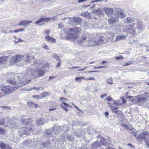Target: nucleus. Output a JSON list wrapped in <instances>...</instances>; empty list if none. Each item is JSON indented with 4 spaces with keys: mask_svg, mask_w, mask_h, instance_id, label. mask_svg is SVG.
<instances>
[{
    "mask_svg": "<svg viewBox=\"0 0 149 149\" xmlns=\"http://www.w3.org/2000/svg\"><path fill=\"white\" fill-rule=\"evenodd\" d=\"M107 82L110 85H112L113 84V81L111 78H109L107 79Z\"/></svg>",
    "mask_w": 149,
    "mask_h": 149,
    "instance_id": "2f4dec72",
    "label": "nucleus"
},
{
    "mask_svg": "<svg viewBox=\"0 0 149 149\" xmlns=\"http://www.w3.org/2000/svg\"><path fill=\"white\" fill-rule=\"evenodd\" d=\"M118 19H115L114 17H111L109 18L108 19V23L109 24L111 25L112 24H114L117 21H118Z\"/></svg>",
    "mask_w": 149,
    "mask_h": 149,
    "instance_id": "a211bd4d",
    "label": "nucleus"
},
{
    "mask_svg": "<svg viewBox=\"0 0 149 149\" xmlns=\"http://www.w3.org/2000/svg\"><path fill=\"white\" fill-rule=\"evenodd\" d=\"M81 19L80 17H74L70 19L69 23L71 25H79L81 22Z\"/></svg>",
    "mask_w": 149,
    "mask_h": 149,
    "instance_id": "6e6552de",
    "label": "nucleus"
},
{
    "mask_svg": "<svg viewBox=\"0 0 149 149\" xmlns=\"http://www.w3.org/2000/svg\"><path fill=\"white\" fill-rule=\"evenodd\" d=\"M45 39L46 40L49 42L55 43L56 41L55 39L48 35L45 37Z\"/></svg>",
    "mask_w": 149,
    "mask_h": 149,
    "instance_id": "dca6fc26",
    "label": "nucleus"
},
{
    "mask_svg": "<svg viewBox=\"0 0 149 149\" xmlns=\"http://www.w3.org/2000/svg\"><path fill=\"white\" fill-rule=\"evenodd\" d=\"M8 57L3 56L0 57V64H3L5 63L7 61Z\"/></svg>",
    "mask_w": 149,
    "mask_h": 149,
    "instance_id": "412c9836",
    "label": "nucleus"
},
{
    "mask_svg": "<svg viewBox=\"0 0 149 149\" xmlns=\"http://www.w3.org/2000/svg\"><path fill=\"white\" fill-rule=\"evenodd\" d=\"M37 65L38 66L39 65V64L38 63L37 61L36 62H35L33 65H32L33 66L35 65V66H37Z\"/></svg>",
    "mask_w": 149,
    "mask_h": 149,
    "instance_id": "680f3d73",
    "label": "nucleus"
},
{
    "mask_svg": "<svg viewBox=\"0 0 149 149\" xmlns=\"http://www.w3.org/2000/svg\"><path fill=\"white\" fill-rule=\"evenodd\" d=\"M104 66H99V67H94V69H100L102 68H104Z\"/></svg>",
    "mask_w": 149,
    "mask_h": 149,
    "instance_id": "5fc2aeb1",
    "label": "nucleus"
},
{
    "mask_svg": "<svg viewBox=\"0 0 149 149\" xmlns=\"http://www.w3.org/2000/svg\"><path fill=\"white\" fill-rule=\"evenodd\" d=\"M134 63V61H128V62H127L125 63H124V64L123 65V66H127L128 65H130Z\"/></svg>",
    "mask_w": 149,
    "mask_h": 149,
    "instance_id": "7c9ffc66",
    "label": "nucleus"
},
{
    "mask_svg": "<svg viewBox=\"0 0 149 149\" xmlns=\"http://www.w3.org/2000/svg\"><path fill=\"white\" fill-rule=\"evenodd\" d=\"M136 20H135V19L131 17H127L124 18L123 21V23L124 24H129L132 23L133 22H136Z\"/></svg>",
    "mask_w": 149,
    "mask_h": 149,
    "instance_id": "9d476101",
    "label": "nucleus"
},
{
    "mask_svg": "<svg viewBox=\"0 0 149 149\" xmlns=\"http://www.w3.org/2000/svg\"><path fill=\"white\" fill-rule=\"evenodd\" d=\"M49 95L50 93L49 92H47L43 93L42 94L41 96L40 97H39L38 95H33V97L35 98H42L46 97L47 96Z\"/></svg>",
    "mask_w": 149,
    "mask_h": 149,
    "instance_id": "4468645a",
    "label": "nucleus"
},
{
    "mask_svg": "<svg viewBox=\"0 0 149 149\" xmlns=\"http://www.w3.org/2000/svg\"><path fill=\"white\" fill-rule=\"evenodd\" d=\"M31 81V79L28 80H26V81H24V82H22V84H23L24 85H26L28 83H29Z\"/></svg>",
    "mask_w": 149,
    "mask_h": 149,
    "instance_id": "79ce46f5",
    "label": "nucleus"
},
{
    "mask_svg": "<svg viewBox=\"0 0 149 149\" xmlns=\"http://www.w3.org/2000/svg\"><path fill=\"white\" fill-rule=\"evenodd\" d=\"M33 125H31V127L29 128L26 127H22L19 130V135L21 136L24 134L28 135L30 133V132L33 130Z\"/></svg>",
    "mask_w": 149,
    "mask_h": 149,
    "instance_id": "423d86ee",
    "label": "nucleus"
},
{
    "mask_svg": "<svg viewBox=\"0 0 149 149\" xmlns=\"http://www.w3.org/2000/svg\"><path fill=\"white\" fill-rule=\"evenodd\" d=\"M56 126H54L52 127L53 130L55 131L56 130Z\"/></svg>",
    "mask_w": 149,
    "mask_h": 149,
    "instance_id": "338daca9",
    "label": "nucleus"
},
{
    "mask_svg": "<svg viewBox=\"0 0 149 149\" xmlns=\"http://www.w3.org/2000/svg\"><path fill=\"white\" fill-rule=\"evenodd\" d=\"M56 110V108H51V109H49V111H53V110Z\"/></svg>",
    "mask_w": 149,
    "mask_h": 149,
    "instance_id": "69168bd1",
    "label": "nucleus"
},
{
    "mask_svg": "<svg viewBox=\"0 0 149 149\" xmlns=\"http://www.w3.org/2000/svg\"><path fill=\"white\" fill-rule=\"evenodd\" d=\"M22 124L23 125H25L26 127L28 128L31 127V126L33 125H32V120L31 119H28L26 117L22 118L21 119Z\"/></svg>",
    "mask_w": 149,
    "mask_h": 149,
    "instance_id": "0eeeda50",
    "label": "nucleus"
},
{
    "mask_svg": "<svg viewBox=\"0 0 149 149\" xmlns=\"http://www.w3.org/2000/svg\"><path fill=\"white\" fill-rule=\"evenodd\" d=\"M86 0H79L77 1V2L78 3H80L86 1Z\"/></svg>",
    "mask_w": 149,
    "mask_h": 149,
    "instance_id": "052dcab7",
    "label": "nucleus"
},
{
    "mask_svg": "<svg viewBox=\"0 0 149 149\" xmlns=\"http://www.w3.org/2000/svg\"><path fill=\"white\" fill-rule=\"evenodd\" d=\"M106 99L109 101H111L112 100V98L110 97H108Z\"/></svg>",
    "mask_w": 149,
    "mask_h": 149,
    "instance_id": "4d7b16f0",
    "label": "nucleus"
},
{
    "mask_svg": "<svg viewBox=\"0 0 149 149\" xmlns=\"http://www.w3.org/2000/svg\"><path fill=\"white\" fill-rule=\"evenodd\" d=\"M43 48H44L45 49L48 50L49 49V47L47 45L45 44H43Z\"/></svg>",
    "mask_w": 149,
    "mask_h": 149,
    "instance_id": "37998d69",
    "label": "nucleus"
},
{
    "mask_svg": "<svg viewBox=\"0 0 149 149\" xmlns=\"http://www.w3.org/2000/svg\"><path fill=\"white\" fill-rule=\"evenodd\" d=\"M109 114L108 112L107 111L105 112L104 113V115L105 116H106V117H108Z\"/></svg>",
    "mask_w": 149,
    "mask_h": 149,
    "instance_id": "e2e57ef3",
    "label": "nucleus"
},
{
    "mask_svg": "<svg viewBox=\"0 0 149 149\" xmlns=\"http://www.w3.org/2000/svg\"><path fill=\"white\" fill-rule=\"evenodd\" d=\"M99 143L98 142H95L93 144L92 146L94 148L97 147L99 146Z\"/></svg>",
    "mask_w": 149,
    "mask_h": 149,
    "instance_id": "c9c22d12",
    "label": "nucleus"
},
{
    "mask_svg": "<svg viewBox=\"0 0 149 149\" xmlns=\"http://www.w3.org/2000/svg\"><path fill=\"white\" fill-rule=\"evenodd\" d=\"M50 19V18L48 17L42 18L36 22V24L40 23L44 21H47Z\"/></svg>",
    "mask_w": 149,
    "mask_h": 149,
    "instance_id": "f3484780",
    "label": "nucleus"
},
{
    "mask_svg": "<svg viewBox=\"0 0 149 149\" xmlns=\"http://www.w3.org/2000/svg\"><path fill=\"white\" fill-rule=\"evenodd\" d=\"M67 139L70 141H72L74 140V138L72 134H68L67 136Z\"/></svg>",
    "mask_w": 149,
    "mask_h": 149,
    "instance_id": "a878e982",
    "label": "nucleus"
},
{
    "mask_svg": "<svg viewBox=\"0 0 149 149\" xmlns=\"http://www.w3.org/2000/svg\"><path fill=\"white\" fill-rule=\"evenodd\" d=\"M61 107L65 110V112H66L68 111V110L67 108H66V107H65L64 106H63L62 105H61Z\"/></svg>",
    "mask_w": 149,
    "mask_h": 149,
    "instance_id": "3c124183",
    "label": "nucleus"
},
{
    "mask_svg": "<svg viewBox=\"0 0 149 149\" xmlns=\"http://www.w3.org/2000/svg\"><path fill=\"white\" fill-rule=\"evenodd\" d=\"M16 84V82L15 81H12L10 79V93H12L13 91L16 90L17 88L15 86H12V85H15Z\"/></svg>",
    "mask_w": 149,
    "mask_h": 149,
    "instance_id": "f8f14e48",
    "label": "nucleus"
},
{
    "mask_svg": "<svg viewBox=\"0 0 149 149\" xmlns=\"http://www.w3.org/2000/svg\"><path fill=\"white\" fill-rule=\"evenodd\" d=\"M65 24L64 22L60 23L58 25V27L60 28H62L64 26V25Z\"/></svg>",
    "mask_w": 149,
    "mask_h": 149,
    "instance_id": "58836bf2",
    "label": "nucleus"
},
{
    "mask_svg": "<svg viewBox=\"0 0 149 149\" xmlns=\"http://www.w3.org/2000/svg\"><path fill=\"white\" fill-rule=\"evenodd\" d=\"M149 137V134L147 131H143L140 132L138 136L139 139L144 140L148 139Z\"/></svg>",
    "mask_w": 149,
    "mask_h": 149,
    "instance_id": "1a4fd4ad",
    "label": "nucleus"
},
{
    "mask_svg": "<svg viewBox=\"0 0 149 149\" xmlns=\"http://www.w3.org/2000/svg\"><path fill=\"white\" fill-rule=\"evenodd\" d=\"M5 131L4 130L0 128V134H3L5 133Z\"/></svg>",
    "mask_w": 149,
    "mask_h": 149,
    "instance_id": "c03bdc74",
    "label": "nucleus"
},
{
    "mask_svg": "<svg viewBox=\"0 0 149 149\" xmlns=\"http://www.w3.org/2000/svg\"><path fill=\"white\" fill-rule=\"evenodd\" d=\"M40 88H31V89H30V90H29V91H30V90H33V89H35L36 90L38 91L40 90Z\"/></svg>",
    "mask_w": 149,
    "mask_h": 149,
    "instance_id": "6e6d98bb",
    "label": "nucleus"
},
{
    "mask_svg": "<svg viewBox=\"0 0 149 149\" xmlns=\"http://www.w3.org/2000/svg\"><path fill=\"white\" fill-rule=\"evenodd\" d=\"M28 104L29 105H31L32 107L34 106L36 108H37L38 107V105L37 104H35L34 103H33V102H29L28 103Z\"/></svg>",
    "mask_w": 149,
    "mask_h": 149,
    "instance_id": "473e14b6",
    "label": "nucleus"
},
{
    "mask_svg": "<svg viewBox=\"0 0 149 149\" xmlns=\"http://www.w3.org/2000/svg\"><path fill=\"white\" fill-rule=\"evenodd\" d=\"M128 126H129L127 125H125V124L123 125V127H124V128L126 130H128Z\"/></svg>",
    "mask_w": 149,
    "mask_h": 149,
    "instance_id": "8fccbe9b",
    "label": "nucleus"
},
{
    "mask_svg": "<svg viewBox=\"0 0 149 149\" xmlns=\"http://www.w3.org/2000/svg\"><path fill=\"white\" fill-rule=\"evenodd\" d=\"M133 129V128L132 127H130V126H128V130H127L128 131V130H130V131H132Z\"/></svg>",
    "mask_w": 149,
    "mask_h": 149,
    "instance_id": "bf43d9fd",
    "label": "nucleus"
},
{
    "mask_svg": "<svg viewBox=\"0 0 149 149\" xmlns=\"http://www.w3.org/2000/svg\"><path fill=\"white\" fill-rule=\"evenodd\" d=\"M49 30H46L45 31V35H48L49 34Z\"/></svg>",
    "mask_w": 149,
    "mask_h": 149,
    "instance_id": "13d9d810",
    "label": "nucleus"
},
{
    "mask_svg": "<svg viewBox=\"0 0 149 149\" xmlns=\"http://www.w3.org/2000/svg\"><path fill=\"white\" fill-rule=\"evenodd\" d=\"M105 13L109 16H111L114 13V11L113 8H105Z\"/></svg>",
    "mask_w": 149,
    "mask_h": 149,
    "instance_id": "ddd939ff",
    "label": "nucleus"
},
{
    "mask_svg": "<svg viewBox=\"0 0 149 149\" xmlns=\"http://www.w3.org/2000/svg\"><path fill=\"white\" fill-rule=\"evenodd\" d=\"M23 31V29H20L14 31V32L15 33H17L19 31Z\"/></svg>",
    "mask_w": 149,
    "mask_h": 149,
    "instance_id": "603ef678",
    "label": "nucleus"
},
{
    "mask_svg": "<svg viewBox=\"0 0 149 149\" xmlns=\"http://www.w3.org/2000/svg\"><path fill=\"white\" fill-rule=\"evenodd\" d=\"M55 77V76H49V79H53Z\"/></svg>",
    "mask_w": 149,
    "mask_h": 149,
    "instance_id": "774afa93",
    "label": "nucleus"
},
{
    "mask_svg": "<svg viewBox=\"0 0 149 149\" xmlns=\"http://www.w3.org/2000/svg\"><path fill=\"white\" fill-rule=\"evenodd\" d=\"M115 58L117 60H119L120 59H124V58L122 56H116L115 57Z\"/></svg>",
    "mask_w": 149,
    "mask_h": 149,
    "instance_id": "a19ab883",
    "label": "nucleus"
},
{
    "mask_svg": "<svg viewBox=\"0 0 149 149\" xmlns=\"http://www.w3.org/2000/svg\"><path fill=\"white\" fill-rule=\"evenodd\" d=\"M0 148L1 149H7V147L4 143H0Z\"/></svg>",
    "mask_w": 149,
    "mask_h": 149,
    "instance_id": "cd10ccee",
    "label": "nucleus"
},
{
    "mask_svg": "<svg viewBox=\"0 0 149 149\" xmlns=\"http://www.w3.org/2000/svg\"><path fill=\"white\" fill-rule=\"evenodd\" d=\"M108 35H109L111 37H113L115 36V34L114 33L110 32H108Z\"/></svg>",
    "mask_w": 149,
    "mask_h": 149,
    "instance_id": "e433bc0d",
    "label": "nucleus"
},
{
    "mask_svg": "<svg viewBox=\"0 0 149 149\" xmlns=\"http://www.w3.org/2000/svg\"><path fill=\"white\" fill-rule=\"evenodd\" d=\"M115 16L118 18H122L126 16V15L124 12L121 10H119L115 13Z\"/></svg>",
    "mask_w": 149,
    "mask_h": 149,
    "instance_id": "9b49d317",
    "label": "nucleus"
},
{
    "mask_svg": "<svg viewBox=\"0 0 149 149\" xmlns=\"http://www.w3.org/2000/svg\"><path fill=\"white\" fill-rule=\"evenodd\" d=\"M32 21H27L26 20H24L22 21H21L19 22V24H18L19 26L20 25H24V26H26V25L27 24H29V23H30L32 22Z\"/></svg>",
    "mask_w": 149,
    "mask_h": 149,
    "instance_id": "aec40b11",
    "label": "nucleus"
},
{
    "mask_svg": "<svg viewBox=\"0 0 149 149\" xmlns=\"http://www.w3.org/2000/svg\"><path fill=\"white\" fill-rule=\"evenodd\" d=\"M127 145H128V146H130L131 147V148H132V149H135V147L134 146H133L131 143H128L127 144Z\"/></svg>",
    "mask_w": 149,
    "mask_h": 149,
    "instance_id": "09e8293b",
    "label": "nucleus"
},
{
    "mask_svg": "<svg viewBox=\"0 0 149 149\" xmlns=\"http://www.w3.org/2000/svg\"><path fill=\"white\" fill-rule=\"evenodd\" d=\"M53 56L54 58L56 59L58 61L61 60L60 59V58L58 56L56 55L54 56Z\"/></svg>",
    "mask_w": 149,
    "mask_h": 149,
    "instance_id": "ea45409f",
    "label": "nucleus"
},
{
    "mask_svg": "<svg viewBox=\"0 0 149 149\" xmlns=\"http://www.w3.org/2000/svg\"><path fill=\"white\" fill-rule=\"evenodd\" d=\"M31 142V141L29 139L25 140L23 143V144L25 146H27Z\"/></svg>",
    "mask_w": 149,
    "mask_h": 149,
    "instance_id": "f704fd0d",
    "label": "nucleus"
},
{
    "mask_svg": "<svg viewBox=\"0 0 149 149\" xmlns=\"http://www.w3.org/2000/svg\"><path fill=\"white\" fill-rule=\"evenodd\" d=\"M24 56L23 55H17L16 56H13L10 61V65H13L15 63L19 62L20 64L23 65L25 63L29 61V56H26V59L24 60L23 59Z\"/></svg>",
    "mask_w": 149,
    "mask_h": 149,
    "instance_id": "20e7f679",
    "label": "nucleus"
},
{
    "mask_svg": "<svg viewBox=\"0 0 149 149\" xmlns=\"http://www.w3.org/2000/svg\"><path fill=\"white\" fill-rule=\"evenodd\" d=\"M107 96V94H104L103 95H102L101 96V97L102 98H103V97H105L106 96Z\"/></svg>",
    "mask_w": 149,
    "mask_h": 149,
    "instance_id": "0e129e2a",
    "label": "nucleus"
},
{
    "mask_svg": "<svg viewBox=\"0 0 149 149\" xmlns=\"http://www.w3.org/2000/svg\"><path fill=\"white\" fill-rule=\"evenodd\" d=\"M42 69H45L47 70L46 68H47L48 69L50 68V64L48 63H45L43 65H42L41 67Z\"/></svg>",
    "mask_w": 149,
    "mask_h": 149,
    "instance_id": "bb28decb",
    "label": "nucleus"
},
{
    "mask_svg": "<svg viewBox=\"0 0 149 149\" xmlns=\"http://www.w3.org/2000/svg\"><path fill=\"white\" fill-rule=\"evenodd\" d=\"M126 38V37L125 36V35L117 36L115 41L116 42H117L121 40L124 39L125 38Z\"/></svg>",
    "mask_w": 149,
    "mask_h": 149,
    "instance_id": "4be33fe9",
    "label": "nucleus"
},
{
    "mask_svg": "<svg viewBox=\"0 0 149 149\" xmlns=\"http://www.w3.org/2000/svg\"><path fill=\"white\" fill-rule=\"evenodd\" d=\"M52 133V131L51 130H47L45 131V134H46L45 136L47 137H49L51 135Z\"/></svg>",
    "mask_w": 149,
    "mask_h": 149,
    "instance_id": "393cba45",
    "label": "nucleus"
},
{
    "mask_svg": "<svg viewBox=\"0 0 149 149\" xmlns=\"http://www.w3.org/2000/svg\"><path fill=\"white\" fill-rule=\"evenodd\" d=\"M112 111L114 113H117V111L116 110L117 109H118V107H115L113 106L111 107V108Z\"/></svg>",
    "mask_w": 149,
    "mask_h": 149,
    "instance_id": "c756f323",
    "label": "nucleus"
},
{
    "mask_svg": "<svg viewBox=\"0 0 149 149\" xmlns=\"http://www.w3.org/2000/svg\"><path fill=\"white\" fill-rule=\"evenodd\" d=\"M86 80H95V79L94 77H90L88 78H86L85 79Z\"/></svg>",
    "mask_w": 149,
    "mask_h": 149,
    "instance_id": "de8ad7c7",
    "label": "nucleus"
},
{
    "mask_svg": "<svg viewBox=\"0 0 149 149\" xmlns=\"http://www.w3.org/2000/svg\"><path fill=\"white\" fill-rule=\"evenodd\" d=\"M40 146L42 148L47 149L48 148L51 147L49 143H45L44 142H42L40 144Z\"/></svg>",
    "mask_w": 149,
    "mask_h": 149,
    "instance_id": "2eb2a0df",
    "label": "nucleus"
},
{
    "mask_svg": "<svg viewBox=\"0 0 149 149\" xmlns=\"http://www.w3.org/2000/svg\"><path fill=\"white\" fill-rule=\"evenodd\" d=\"M79 44H82L83 45L87 46H93L98 45L99 44L98 40L97 42L93 38L92 36L91 35H84L82 36L78 40Z\"/></svg>",
    "mask_w": 149,
    "mask_h": 149,
    "instance_id": "f257e3e1",
    "label": "nucleus"
},
{
    "mask_svg": "<svg viewBox=\"0 0 149 149\" xmlns=\"http://www.w3.org/2000/svg\"><path fill=\"white\" fill-rule=\"evenodd\" d=\"M62 103L65 107H70V106L69 104L64 102H62Z\"/></svg>",
    "mask_w": 149,
    "mask_h": 149,
    "instance_id": "a18cd8bd",
    "label": "nucleus"
},
{
    "mask_svg": "<svg viewBox=\"0 0 149 149\" xmlns=\"http://www.w3.org/2000/svg\"><path fill=\"white\" fill-rule=\"evenodd\" d=\"M23 42V40H22V39H19L17 41H16L15 40V42L16 43H18L19 42Z\"/></svg>",
    "mask_w": 149,
    "mask_h": 149,
    "instance_id": "49530a36",
    "label": "nucleus"
},
{
    "mask_svg": "<svg viewBox=\"0 0 149 149\" xmlns=\"http://www.w3.org/2000/svg\"><path fill=\"white\" fill-rule=\"evenodd\" d=\"M16 125V123L15 121H13V122H10V127H15Z\"/></svg>",
    "mask_w": 149,
    "mask_h": 149,
    "instance_id": "c85d7f7f",
    "label": "nucleus"
},
{
    "mask_svg": "<svg viewBox=\"0 0 149 149\" xmlns=\"http://www.w3.org/2000/svg\"><path fill=\"white\" fill-rule=\"evenodd\" d=\"M58 62L56 64V68H58V67H59L61 66V64L62 62L61 60H59V61H58Z\"/></svg>",
    "mask_w": 149,
    "mask_h": 149,
    "instance_id": "4c0bfd02",
    "label": "nucleus"
},
{
    "mask_svg": "<svg viewBox=\"0 0 149 149\" xmlns=\"http://www.w3.org/2000/svg\"><path fill=\"white\" fill-rule=\"evenodd\" d=\"M120 99L121 100V101L122 103H123V104L126 102V100L123 98H122Z\"/></svg>",
    "mask_w": 149,
    "mask_h": 149,
    "instance_id": "864d4df0",
    "label": "nucleus"
},
{
    "mask_svg": "<svg viewBox=\"0 0 149 149\" xmlns=\"http://www.w3.org/2000/svg\"><path fill=\"white\" fill-rule=\"evenodd\" d=\"M31 74L36 77H41L43 76L46 72V70L42 69V67H39L37 70H29Z\"/></svg>",
    "mask_w": 149,
    "mask_h": 149,
    "instance_id": "39448f33",
    "label": "nucleus"
},
{
    "mask_svg": "<svg viewBox=\"0 0 149 149\" xmlns=\"http://www.w3.org/2000/svg\"><path fill=\"white\" fill-rule=\"evenodd\" d=\"M1 91L5 94H7L9 92V86H6L3 88Z\"/></svg>",
    "mask_w": 149,
    "mask_h": 149,
    "instance_id": "5701e85b",
    "label": "nucleus"
},
{
    "mask_svg": "<svg viewBox=\"0 0 149 149\" xmlns=\"http://www.w3.org/2000/svg\"><path fill=\"white\" fill-rule=\"evenodd\" d=\"M68 31L69 34L68 36V38L70 40H75L79 37V34L81 32L80 29L78 27H75L74 29L69 28Z\"/></svg>",
    "mask_w": 149,
    "mask_h": 149,
    "instance_id": "7ed1b4c3",
    "label": "nucleus"
},
{
    "mask_svg": "<svg viewBox=\"0 0 149 149\" xmlns=\"http://www.w3.org/2000/svg\"><path fill=\"white\" fill-rule=\"evenodd\" d=\"M84 78V77H76L75 78V80L77 82H81V80L82 79Z\"/></svg>",
    "mask_w": 149,
    "mask_h": 149,
    "instance_id": "72a5a7b5",
    "label": "nucleus"
},
{
    "mask_svg": "<svg viewBox=\"0 0 149 149\" xmlns=\"http://www.w3.org/2000/svg\"><path fill=\"white\" fill-rule=\"evenodd\" d=\"M142 29L141 23L138 21L136 22L133 23V24H127L124 27L123 31L127 32L128 33L132 34H135L136 33H138Z\"/></svg>",
    "mask_w": 149,
    "mask_h": 149,
    "instance_id": "f03ea898",
    "label": "nucleus"
},
{
    "mask_svg": "<svg viewBox=\"0 0 149 149\" xmlns=\"http://www.w3.org/2000/svg\"><path fill=\"white\" fill-rule=\"evenodd\" d=\"M45 123V120L42 118H40L36 120V124L37 125H41L44 124Z\"/></svg>",
    "mask_w": 149,
    "mask_h": 149,
    "instance_id": "6ab92c4d",
    "label": "nucleus"
},
{
    "mask_svg": "<svg viewBox=\"0 0 149 149\" xmlns=\"http://www.w3.org/2000/svg\"><path fill=\"white\" fill-rule=\"evenodd\" d=\"M121 100L120 99H118L117 100H114L113 101V104L116 106H118L123 104V103H122L121 101Z\"/></svg>",
    "mask_w": 149,
    "mask_h": 149,
    "instance_id": "b1692460",
    "label": "nucleus"
}]
</instances>
